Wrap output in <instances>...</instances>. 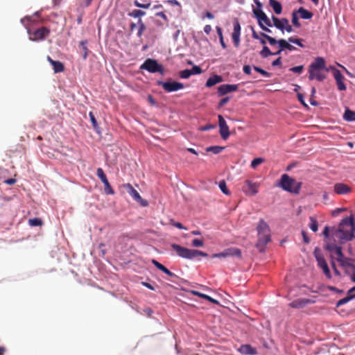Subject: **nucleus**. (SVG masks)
<instances>
[{"label": "nucleus", "mask_w": 355, "mask_h": 355, "mask_svg": "<svg viewBox=\"0 0 355 355\" xmlns=\"http://www.w3.org/2000/svg\"><path fill=\"white\" fill-rule=\"evenodd\" d=\"M140 69H145L150 73L159 72L162 75H164V73L163 66L159 64L157 60L151 58L146 59L141 65Z\"/></svg>", "instance_id": "nucleus-5"}, {"label": "nucleus", "mask_w": 355, "mask_h": 355, "mask_svg": "<svg viewBox=\"0 0 355 355\" xmlns=\"http://www.w3.org/2000/svg\"><path fill=\"white\" fill-rule=\"evenodd\" d=\"M338 89L340 91L346 90V86L343 83V80L336 81Z\"/></svg>", "instance_id": "nucleus-52"}, {"label": "nucleus", "mask_w": 355, "mask_h": 355, "mask_svg": "<svg viewBox=\"0 0 355 355\" xmlns=\"http://www.w3.org/2000/svg\"><path fill=\"white\" fill-rule=\"evenodd\" d=\"M239 352L244 355H255L257 354V349L250 345H242L239 348Z\"/></svg>", "instance_id": "nucleus-21"}, {"label": "nucleus", "mask_w": 355, "mask_h": 355, "mask_svg": "<svg viewBox=\"0 0 355 355\" xmlns=\"http://www.w3.org/2000/svg\"><path fill=\"white\" fill-rule=\"evenodd\" d=\"M331 257L332 259H336L338 262L343 259L345 257L342 252V247L337 246L334 248V250L331 253Z\"/></svg>", "instance_id": "nucleus-23"}, {"label": "nucleus", "mask_w": 355, "mask_h": 355, "mask_svg": "<svg viewBox=\"0 0 355 355\" xmlns=\"http://www.w3.org/2000/svg\"><path fill=\"white\" fill-rule=\"evenodd\" d=\"M89 118H90V120H91V122L92 123L93 127L94 128H96L97 126H98V124H97V121H96V120L95 119V116H94V114L92 112H90L89 113Z\"/></svg>", "instance_id": "nucleus-51"}, {"label": "nucleus", "mask_w": 355, "mask_h": 355, "mask_svg": "<svg viewBox=\"0 0 355 355\" xmlns=\"http://www.w3.org/2000/svg\"><path fill=\"white\" fill-rule=\"evenodd\" d=\"M253 14L257 19L259 26L261 29H264L263 26H272V22L262 10H253Z\"/></svg>", "instance_id": "nucleus-9"}, {"label": "nucleus", "mask_w": 355, "mask_h": 355, "mask_svg": "<svg viewBox=\"0 0 355 355\" xmlns=\"http://www.w3.org/2000/svg\"><path fill=\"white\" fill-rule=\"evenodd\" d=\"M218 187H219L220 189L221 190V191L224 194H225V195H230V194L229 190L227 188L226 182H225V180L220 181L219 184H218Z\"/></svg>", "instance_id": "nucleus-38"}, {"label": "nucleus", "mask_w": 355, "mask_h": 355, "mask_svg": "<svg viewBox=\"0 0 355 355\" xmlns=\"http://www.w3.org/2000/svg\"><path fill=\"white\" fill-rule=\"evenodd\" d=\"M28 223L31 226H40L42 225V221L39 218L29 219Z\"/></svg>", "instance_id": "nucleus-40"}, {"label": "nucleus", "mask_w": 355, "mask_h": 355, "mask_svg": "<svg viewBox=\"0 0 355 355\" xmlns=\"http://www.w3.org/2000/svg\"><path fill=\"white\" fill-rule=\"evenodd\" d=\"M124 187L126 189L127 192L132 196V198L137 202L140 203L141 206L146 207L148 205V202L141 197L137 191L130 184H125Z\"/></svg>", "instance_id": "nucleus-11"}, {"label": "nucleus", "mask_w": 355, "mask_h": 355, "mask_svg": "<svg viewBox=\"0 0 355 355\" xmlns=\"http://www.w3.org/2000/svg\"><path fill=\"white\" fill-rule=\"evenodd\" d=\"M191 245L196 248L202 247L204 245V241L202 239H194L191 241Z\"/></svg>", "instance_id": "nucleus-45"}, {"label": "nucleus", "mask_w": 355, "mask_h": 355, "mask_svg": "<svg viewBox=\"0 0 355 355\" xmlns=\"http://www.w3.org/2000/svg\"><path fill=\"white\" fill-rule=\"evenodd\" d=\"M157 85L159 86H162L164 90L166 92H176L184 87L183 83L172 80L167 82L157 80Z\"/></svg>", "instance_id": "nucleus-8"}, {"label": "nucleus", "mask_w": 355, "mask_h": 355, "mask_svg": "<svg viewBox=\"0 0 355 355\" xmlns=\"http://www.w3.org/2000/svg\"><path fill=\"white\" fill-rule=\"evenodd\" d=\"M313 254L318 262V266L322 269L323 272L327 277L331 278L330 270L320 249L319 248H315Z\"/></svg>", "instance_id": "nucleus-7"}, {"label": "nucleus", "mask_w": 355, "mask_h": 355, "mask_svg": "<svg viewBox=\"0 0 355 355\" xmlns=\"http://www.w3.org/2000/svg\"><path fill=\"white\" fill-rule=\"evenodd\" d=\"M260 35L261 37H263V38H265L266 40H267L271 46H274V45L278 44L279 48H282V50L288 49L291 51L296 50V48L294 46L291 45L286 40H285L284 39L277 40L275 38H274L264 33H261Z\"/></svg>", "instance_id": "nucleus-6"}, {"label": "nucleus", "mask_w": 355, "mask_h": 355, "mask_svg": "<svg viewBox=\"0 0 355 355\" xmlns=\"http://www.w3.org/2000/svg\"><path fill=\"white\" fill-rule=\"evenodd\" d=\"M96 175L101 180V182H103L107 179L103 170L101 168H97Z\"/></svg>", "instance_id": "nucleus-43"}, {"label": "nucleus", "mask_w": 355, "mask_h": 355, "mask_svg": "<svg viewBox=\"0 0 355 355\" xmlns=\"http://www.w3.org/2000/svg\"><path fill=\"white\" fill-rule=\"evenodd\" d=\"M337 246L338 245H336L334 243H328L326 245V249L331 253L334 250V248H336Z\"/></svg>", "instance_id": "nucleus-59"}, {"label": "nucleus", "mask_w": 355, "mask_h": 355, "mask_svg": "<svg viewBox=\"0 0 355 355\" xmlns=\"http://www.w3.org/2000/svg\"><path fill=\"white\" fill-rule=\"evenodd\" d=\"M138 24H139V29H138V32H137V36L139 37H141V35H143L144 31L146 30V27L141 19H139Z\"/></svg>", "instance_id": "nucleus-35"}, {"label": "nucleus", "mask_w": 355, "mask_h": 355, "mask_svg": "<svg viewBox=\"0 0 355 355\" xmlns=\"http://www.w3.org/2000/svg\"><path fill=\"white\" fill-rule=\"evenodd\" d=\"M309 300L306 299H297L290 303V306L293 308H302L305 306L309 302Z\"/></svg>", "instance_id": "nucleus-25"}, {"label": "nucleus", "mask_w": 355, "mask_h": 355, "mask_svg": "<svg viewBox=\"0 0 355 355\" xmlns=\"http://www.w3.org/2000/svg\"><path fill=\"white\" fill-rule=\"evenodd\" d=\"M243 71L245 74L250 75L251 73V67L250 65H244Z\"/></svg>", "instance_id": "nucleus-60"}, {"label": "nucleus", "mask_w": 355, "mask_h": 355, "mask_svg": "<svg viewBox=\"0 0 355 355\" xmlns=\"http://www.w3.org/2000/svg\"><path fill=\"white\" fill-rule=\"evenodd\" d=\"M191 72V75L193 74H200L202 73V69L199 66H193L191 69H190Z\"/></svg>", "instance_id": "nucleus-50"}, {"label": "nucleus", "mask_w": 355, "mask_h": 355, "mask_svg": "<svg viewBox=\"0 0 355 355\" xmlns=\"http://www.w3.org/2000/svg\"><path fill=\"white\" fill-rule=\"evenodd\" d=\"M155 15L162 17L166 22L168 21V17L164 12H158Z\"/></svg>", "instance_id": "nucleus-56"}, {"label": "nucleus", "mask_w": 355, "mask_h": 355, "mask_svg": "<svg viewBox=\"0 0 355 355\" xmlns=\"http://www.w3.org/2000/svg\"><path fill=\"white\" fill-rule=\"evenodd\" d=\"M340 266L343 268L347 275L355 270V260L345 257L340 262Z\"/></svg>", "instance_id": "nucleus-13"}, {"label": "nucleus", "mask_w": 355, "mask_h": 355, "mask_svg": "<svg viewBox=\"0 0 355 355\" xmlns=\"http://www.w3.org/2000/svg\"><path fill=\"white\" fill-rule=\"evenodd\" d=\"M334 76L336 81L344 80V76L338 69H334Z\"/></svg>", "instance_id": "nucleus-48"}, {"label": "nucleus", "mask_w": 355, "mask_h": 355, "mask_svg": "<svg viewBox=\"0 0 355 355\" xmlns=\"http://www.w3.org/2000/svg\"><path fill=\"white\" fill-rule=\"evenodd\" d=\"M302 183L297 182L294 178L290 177L288 174H283L281 176L277 186L280 187L284 191L291 193L298 194Z\"/></svg>", "instance_id": "nucleus-3"}, {"label": "nucleus", "mask_w": 355, "mask_h": 355, "mask_svg": "<svg viewBox=\"0 0 355 355\" xmlns=\"http://www.w3.org/2000/svg\"><path fill=\"white\" fill-rule=\"evenodd\" d=\"M334 191L337 194L342 195L349 193L351 189L347 184L343 183H337L334 185Z\"/></svg>", "instance_id": "nucleus-22"}, {"label": "nucleus", "mask_w": 355, "mask_h": 355, "mask_svg": "<svg viewBox=\"0 0 355 355\" xmlns=\"http://www.w3.org/2000/svg\"><path fill=\"white\" fill-rule=\"evenodd\" d=\"M218 125L220 128V135L223 139H227L230 133L229 127L223 116L218 115Z\"/></svg>", "instance_id": "nucleus-15"}, {"label": "nucleus", "mask_w": 355, "mask_h": 355, "mask_svg": "<svg viewBox=\"0 0 355 355\" xmlns=\"http://www.w3.org/2000/svg\"><path fill=\"white\" fill-rule=\"evenodd\" d=\"M230 101V98L229 97H225V98H222L220 101H219V103H218V105L220 107H223L224 106L225 104H227L228 103V101Z\"/></svg>", "instance_id": "nucleus-58"}, {"label": "nucleus", "mask_w": 355, "mask_h": 355, "mask_svg": "<svg viewBox=\"0 0 355 355\" xmlns=\"http://www.w3.org/2000/svg\"><path fill=\"white\" fill-rule=\"evenodd\" d=\"M46 59L49 61V62L52 65L54 73H57L64 71V66L61 62L53 60L49 55L47 56Z\"/></svg>", "instance_id": "nucleus-20"}, {"label": "nucleus", "mask_w": 355, "mask_h": 355, "mask_svg": "<svg viewBox=\"0 0 355 355\" xmlns=\"http://www.w3.org/2000/svg\"><path fill=\"white\" fill-rule=\"evenodd\" d=\"M302 237H303V240H304V242L305 243H309L310 240L306 234V232L305 231H302Z\"/></svg>", "instance_id": "nucleus-61"}, {"label": "nucleus", "mask_w": 355, "mask_h": 355, "mask_svg": "<svg viewBox=\"0 0 355 355\" xmlns=\"http://www.w3.org/2000/svg\"><path fill=\"white\" fill-rule=\"evenodd\" d=\"M269 4L277 15L281 14L282 11V4L276 0H269Z\"/></svg>", "instance_id": "nucleus-28"}, {"label": "nucleus", "mask_w": 355, "mask_h": 355, "mask_svg": "<svg viewBox=\"0 0 355 355\" xmlns=\"http://www.w3.org/2000/svg\"><path fill=\"white\" fill-rule=\"evenodd\" d=\"M238 89L237 85L224 84L218 87L219 96H224L230 92H235Z\"/></svg>", "instance_id": "nucleus-18"}, {"label": "nucleus", "mask_w": 355, "mask_h": 355, "mask_svg": "<svg viewBox=\"0 0 355 355\" xmlns=\"http://www.w3.org/2000/svg\"><path fill=\"white\" fill-rule=\"evenodd\" d=\"M104 184V190L105 193L108 195H112L114 194V190L112 189V187L110 186L108 180L102 182Z\"/></svg>", "instance_id": "nucleus-33"}, {"label": "nucleus", "mask_w": 355, "mask_h": 355, "mask_svg": "<svg viewBox=\"0 0 355 355\" xmlns=\"http://www.w3.org/2000/svg\"><path fill=\"white\" fill-rule=\"evenodd\" d=\"M288 20L286 18L279 19L277 17L272 16V26L280 30L282 33H284V28L287 24Z\"/></svg>", "instance_id": "nucleus-19"}, {"label": "nucleus", "mask_w": 355, "mask_h": 355, "mask_svg": "<svg viewBox=\"0 0 355 355\" xmlns=\"http://www.w3.org/2000/svg\"><path fill=\"white\" fill-rule=\"evenodd\" d=\"M257 230L258 232L257 247L260 252H263L266 248V245L271 240L270 227L263 219H261L257 227Z\"/></svg>", "instance_id": "nucleus-2"}, {"label": "nucleus", "mask_w": 355, "mask_h": 355, "mask_svg": "<svg viewBox=\"0 0 355 355\" xmlns=\"http://www.w3.org/2000/svg\"><path fill=\"white\" fill-rule=\"evenodd\" d=\"M204 31L206 34H209L211 31V26L210 25H206L204 27Z\"/></svg>", "instance_id": "nucleus-64"}, {"label": "nucleus", "mask_w": 355, "mask_h": 355, "mask_svg": "<svg viewBox=\"0 0 355 355\" xmlns=\"http://www.w3.org/2000/svg\"><path fill=\"white\" fill-rule=\"evenodd\" d=\"M243 191L248 195H255L258 192V185L250 180H246Z\"/></svg>", "instance_id": "nucleus-17"}, {"label": "nucleus", "mask_w": 355, "mask_h": 355, "mask_svg": "<svg viewBox=\"0 0 355 355\" xmlns=\"http://www.w3.org/2000/svg\"><path fill=\"white\" fill-rule=\"evenodd\" d=\"M286 31L288 33H292L293 31V28L291 25L289 24V21H287V24L285 25L284 28V31Z\"/></svg>", "instance_id": "nucleus-55"}, {"label": "nucleus", "mask_w": 355, "mask_h": 355, "mask_svg": "<svg viewBox=\"0 0 355 355\" xmlns=\"http://www.w3.org/2000/svg\"><path fill=\"white\" fill-rule=\"evenodd\" d=\"M288 41L291 43H293V44H295L297 45H298L300 47H304V45L302 44V39H300V38H295V37H290L288 39Z\"/></svg>", "instance_id": "nucleus-42"}, {"label": "nucleus", "mask_w": 355, "mask_h": 355, "mask_svg": "<svg viewBox=\"0 0 355 355\" xmlns=\"http://www.w3.org/2000/svg\"><path fill=\"white\" fill-rule=\"evenodd\" d=\"M260 55L262 58H268L270 55H272V52L270 50V49L266 46H263V49L260 51Z\"/></svg>", "instance_id": "nucleus-34"}, {"label": "nucleus", "mask_w": 355, "mask_h": 355, "mask_svg": "<svg viewBox=\"0 0 355 355\" xmlns=\"http://www.w3.org/2000/svg\"><path fill=\"white\" fill-rule=\"evenodd\" d=\"M272 65L273 67H276V66H279L281 67L282 66V58L281 57H279L277 58L276 60H275L272 62Z\"/></svg>", "instance_id": "nucleus-57"}, {"label": "nucleus", "mask_w": 355, "mask_h": 355, "mask_svg": "<svg viewBox=\"0 0 355 355\" xmlns=\"http://www.w3.org/2000/svg\"><path fill=\"white\" fill-rule=\"evenodd\" d=\"M309 220H310V223H309V226L310 229L314 232H317L318 230V223L317 220L313 216H310Z\"/></svg>", "instance_id": "nucleus-31"}, {"label": "nucleus", "mask_w": 355, "mask_h": 355, "mask_svg": "<svg viewBox=\"0 0 355 355\" xmlns=\"http://www.w3.org/2000/svg\"><path fill=\"white\" fill-rule=\"evenodd\" d=\"M241 26L238 19H235L234 22V31L232 33V40L236 47L240 44Z\"/></svg>", "instance_id": "nucleus-16"}, {"label": "nucleus", "mask_w": 355, "mask_h": 355, "mask_svg": "<svg viewBox=\"0 0 355 355\" xmlns=\"http://www.w3.org/2000/svg\"><path fill=\"white\" fill-rule=\"evenodd\" d=\"M191 293H192V294H193V295H195V296H198V297H200V298H202V299H203V297H204V296H205V294H204V293H200V292H198V291H193Z\"/></svg>", "instance_id": "nucleus-63"}, {"label": "nucleus", "mask_w": 355, "mask_h": 355, "mask_svg": "<svg viewBox=\"0 0 355 355\" xmlns=\"http://www.w3.org/2000/svg\"><path fill=\"white\" fill-rule=\"evenodd\" d=\"M297 13L300 15V17L304 19H310L313 17V13L303 7H300L297 10Z\"/></svg>", "instance_id": "nucleus-27"}, {"label": "nucleus", "mask_w": 355, "mask_h": 355, "mask_svg": "<svg viewBox=\"0 0 355 355\" xmlns=\"http://www.w3.org/2000/svg\"><path fill=\"white\" fill-rule=\"evenodd\" d=\"M28 33L31 34L30 31ZM50 33V31L49 28L46 27H42L35 30L31 35L33 37H30L31 40H42L45 39Z\"/></svg>", "instance_id": "nucleus-14"}, {"label": "nucleus", "mask_w": 355, "mask_h": 355, "mask_svg": "<svg viewBox=\"0 0 355 355\" xmlns=\"http://www.w3.org/2000/svg\"><path fill=\"white\" fill-rule=\"evenodd\" d=\"M309 78L311 80H313L314 79H316L318 81H323L326 76L325 75L322 74L320 71H313V73L311 72H309Z\"/></svg>", "instance_id": "nucleus-26"}, {"label": "nucleus", "mask_w": 355, "mask_h": 355, "mask_svg": "<svg viewBox=\"0 0 355 355\" xmlns=\"http://www.w3.org/2000/svg\"><path fill=\"white\" fill-rule=\"evenodd\" d=\"M254 69L259 72V73H261V75H263V76L265 77H270V73H268V71L263 70V69L259 67H256V66H254L253 67Z\"/></svg>", "instance_id": "nucleus-46"}, {"label": "nucleus", "mask_w": 355, "mask_h": 355, "mask_svg": "<svg viewBox=\"0 0 355 355\" xmlns=\"http://www.w3.org/2000/svg\"><path fill=\"white\" fill-rule=\"evenodd\" d=\"M225 148L219 146H209L206 148L207 152H211L214 154L220 153Z\"/></svg>", "instance_id": "nucleus-32"}, {"label": "nucleus", "mask_w": 355, "mask_h": 355, "mask_svg": "<svg viewBox=\"0 0 355 355\" xmlns=\"http://www.w3.org/2000/svg\"><path fill=\"white\" fill-rule=\"evenodd\" d=\"M355 225L352 216L343 218L339 224L338 229L335 230L333 235L334 239L340 243L350 241L354 237Z\"/></svg>", "instance_id": "nucleus-1"}, {"label": "nucleus", "mask_w": 355, "mask_h": 355, "mask_svg": "<svg viewBox=\"0 0 355 355\" xmlns=\"http://www.w3.org/2000/svg\"><path fill=\"white\" fill-rule=\"evenodd\" d=\"M223 77L220 75H214L208 78L206 82V87H211L217 83L223 82Z\"/></svg>", "instance_id": "nucleus-24"}, {"label": "nucleus", "mask_w": 355, "mask_h": 355, "mask_svg": "<svg viewBox=\"0 0 355 355\" xmlns=\"http://www.w3.org/2000/svg\"><path fill=\"white\" fill-rule=\"evenodd\" d=\"M180 76L182 78L187 79L191 76V72L190 69H184L180 71Z\"/></svg>", "instance_id": "nucleus-44"}, {"label": "nucleus", "mask_w": 355, "mask_h": 355, "mask_svg": "<svg viewBox=\"0 0 355 355\" xmlns=\"http://www.w3.org/2000/svg\"><path fill=\"white\" fill-rule=\"evenodd\" d=\"M325 70L327 71H329L326 68V62L325 60L322 57H317L314 61L310 64L309 68V72L313 73V71H321Z\"/></svg>", "instance_id": "nucleus-12"}, {"label": "nucleus", "mask_w": 355, "mask_h": 355, "mask_svg": "<svg viewBox=\"0 0 355 355\" xmlns=\"http://www.w3.org/2000/svg\"><path fill=\"white\" fill-rule=\"evenodd\" d=\"M234 256L239 257V258L241 257V251L240 249L236 248H228L222 252L213 254L211 255V257L212 258H225L227 257H234Z\"/></svg>", "instance_id": "nucleus-10"}, {"label": "nucleus", "mask_w": 355, "mask_h": 355, "mask_svg": "<svg viewBox=\"0 0 355 355\" xmlns=\"http://www.w3.org/2000/svg\"><path fill=\"white\" fill-rule=\"evenodd\" d=\"M303 69H304V66L300 65V66L293 67L291 68L290 71L300 74L303 71Z\"/></svg>", "instance_id": "nucleus-49"}, {"label": "nucleus", "mask_w": 355, "mask_h": 355, "mask_svg": "<svg viewBox=\"0 0 355 355\" xmlns=\"http://www.w3.org/2000/svg\"><path fill=\"white\" fill-rule=\"evenodd\" d=\"M354 298H355V294H348L347 293V295L345 297H344L337 302L336 306L339 307V306L347 303L348 302H349L351 300H352Z\"/></svg>", "instance_id": "nucleus-30"}, {"label": "nucleus", "mask_w": 355, "mask_h": 355, "mask_svg": "<svg viewBox=\"0 0 355 355\" xmlns=\"http://www.w3.org/2000/svg\"><path fill=\"white\" fill-rule=\"evenodd\" d=\"M171 248L176 252L179 257L184 259H193L198 256L205 257L208 256L206 252L198 250L189 249L175 243L171 244Z\"/></svg>", "instance_id": "nucleus-4"}, {"label": "nucleus", "mask_w": 355, "mask_h": 355, "mask_svg": "<svg viewBox=\"0 0 355 355\" xmlns=\"http://www.w3.org/2000/svg\"><path fill=\"white\" fill-rule=\"evenodd\" d=\"M265 162V159L262 157H257L254 159L250 164V166L252 168H256L259 165Z\"/></svg>", "instance_id": "nucleus-37"}, {"label": "nucleus", "mask_w": 355, "mask_h": 355, "mask_svg": "<svg viewBox=\"0 0 355 355\" xmlns=\"http://www.w3.org/2000/svg\"><path fill=\"white\" fill-rule=\"evenodd\" d=\"M165 3H169L171 5H175L179 7H181L180 3L177 0H167L165 1Z\"/></svg>", "instance_id": "nucleus-62"}, {"label": "nucleus", "mask_w": 355, "mask_h": 355, "mask_svg": "<svg viewBox=\"0 0 355 355\" xmlns=\"http://www.w3.org/2000/svg\"><path fill=\"white\" fill-rule=\"evenodd\" d=\"M80 45L83 47V52H84L83 58L86 59L87 57V53H88V49H87V47L86 46L87 45V41H82V42H80Z\"/></svg>", "instance_id": "nucleus-47"}, {"label": "nucleus", "mask_w": 355, "mask_h": 355, "mask_svg": "<svg viewBox=\"0 0 355 355\" xmlns=\"http://www.w3.org/2000/svg\"><path fill=\"white\" fill-rule=\"evenodd\" d=\"M146 12L141 10H134L129 14V15L136 18L144 16Z\"/></svg>", "instance_id": "nucleus-41"}, {"label": "nucleus", "mask_w": 355, "mask_h": 355, "mask_svg": "<svg viewBox=\"0 0 355 355\" xmlns=\"http://www.w3.org/2000/svg\"><path fill=\"white\" fill-rule=\"evenodd\" d=\"M292 23H293V26L297 28H299L301 26V24L299 21V19L297 17V12L296 10H294L292 12Z\"/></svg>", "instance_id": "nucleus-36"}, {"label": "nucleus", "mask_w": 355, "mask_h": 355, "mask_svg": "<svg viewBox=\"0 0 355 355\" xmlns=\"http://www.w3.org/2000/svg\"><path fill=\"white\" fill-rule=\"evenodd\" d=\"M343 119L347 121H355V112L349 109H346Z\"/></svg>", "instance_id": "nucleus-29"}, {"label": "nucleus", "mask_w": 355, "mask_h": 355, "mask_svg": "<svg viewBox=\"0 0 355 355\" xmlns=\"http://www.w3.org/2000/svg\"><path fill=\"white\" fill-rule=\"evenodd\" d=\"M152 263L159 270H160L161 271H162L163 272H165L166 270H167V268L164 266L162 265V263H160L159 261H157V260L155 259H153L152 260Z\"/></svg>", "instance_id": "nucleus-39"}, {"label": "nucleus", "mask_w": 355, "mask_h": 355, "mask_svg": "<svg viewBox=\"0 0 355 355\" xmlns=\"http://www.w3.org/2000/svg\"><path fill=\"white\" fill-rule=\"evenodd\" d=\"M135 5L138 7V8H145V9H147L150 6V3H140L139 2H138L137 1H135Z\"/></svg>", "instance_id": "nucleus-53"}, {"label": "nucleus", "mask_w": 355, "mask_h": 355, "mask_svg": "<svg viewBox=\"0 0 355 355\" xmlns=\"http://www.w3.org/2000/svg\"><path fill=\"white\" fill-rule=\"evenodd\" d=\"M203 299L207 300L209 302H212V303H214L215 304H219V302L218 300L211 297L210 296H209V295H207L206 294L205 295Z\"/></svg>", "instance_id": "nucleus-54"}]
</instances>
